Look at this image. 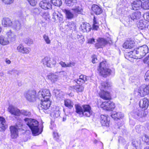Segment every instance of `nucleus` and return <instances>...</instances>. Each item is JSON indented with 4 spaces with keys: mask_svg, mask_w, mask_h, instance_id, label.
Segmentation results:
<instances>
[{
    "mask_svg": "<svg viewBox=\"0 0 149 149\" xmlns=\"http://www.w3.org/2000/svg\"><path fill=\"white\" fill-rule=\"evenodd\" d=\"M24 120L35 136L39 134L42 132V130L40 131L39 130V123L37 120L28 118H26Z\"/></svg>",
    "mask_w": 149,
    "mask_h": 149,
    "instance_id": "1",
    "label": "nucleus"
},
{
    "mask_svg": "<svg viewBox=\"0 0 149 149\" xmlns=\"http://www.w3.org/2000/svg\"><path fill=\"white\" fill-rule=\"evenodd\" d=\"M65 3L68 6L72 7V9L75 15L81 14L82 13V8L77 3V0H65Z\"/></svg>",
    "mask_w": 149,
    "mask_h": 149,
    "instance_id": "2",
    "label": "nucleus"
},
{
    "mask_svg": "<svg viewBox=\"0 0 149 149\" xmlns=\"http://www.w3.org/2000/svg\"><path fill=\"white\" fill-rule=\"evenodd\" d=\"M101 92L99 95L101 98L104 100H108L111 98L110 93L105 91L109 87L107 82H103L101 84Z\"/></svg>",
    "mask_w": 149,
    "mask_h": 149,
    "instance_id": "3",
    "label": "nucleus"
},
{
    "mask_svg": "<svg viewBox=\"0 0 149 149\" xmlns=\"http://www.w3.org/2000/svg\"><path fill=\"white\" fill-rule=\"evenodd\" d=\"M148 52V46L144 45L137 48L133 52L135 53L136 54V58H135L140 59L145 56Z\"/></svg>",
    "mask_w": 149,
    "mask_h": 149,
    "instance_id": "4",
    "label": "nucleus"
},
{
    "mask_svg": "<svg viewBox=\"0 0 149 149\" xmlns=\"http://www.w3.org/2000/svg\"><path fill=\"white\" fill-rule=\"evenodd\" d=\"M106 61H104L100 63L98 70L100 75L104 77H106L110 75L111 72V70L106 66Z\"/></svg>",
    "mask_w": 149,
    "mask_h": 149,
    "instance_id": "5",
    "label": "nucleus"
},
{
    "mask_svg": "<svg viewBox=\"0 0 149 149\" xmlns=\"http://www.w3.org/2000/svg\"><path fill=\"white\" fill-rule=\"evenodd\" d=\"M22 124L17 123L15 126H12L10 127L11 137L12 139L16 138L18 136V131L19 130H22Z\"/></svg>",
    "mask_w": 149,
    "mask_h": 149,
    "instance_id": "6",
    "label": "nucleus"
},
{
    "mask_svg": "<svg viewBox=\"0 0 149 149\" xmlns=\"http://www.w3.org/2000/svg\"><path fill=\"white\" fill-rule=\"evenodd\" d=\"M41 63L44 66L49 68L55 67L56 64V61L48 56L44 58L41 60Z\"/></svg>",
    "mask_w": 149,
    "mask_h": 149,
    "instance_id": "7",
    "label": "nucleus"
},
{
    "mask_svg": "<svg viewBox=\"0 0 149 149\" xmlns=\"http://www.w3.org/2000/svg\"><path fill=\"white\" fill-rule=\"evenodd\" d=\"M41 100L40 104L38 106V109L40 112L44 110H46L50 107L51 102L49 99H40Z\"/></svg>",
    "mask_w": 149,
    "mask_h": 149,
    "instance_id": "8",
    "label": "nucleus"
},
{
    "mask_svg": "<svg viewBox=\"0 0 149 149\" xmlns=\"http://www.w3.org/2000/svg\"><path fill=\"white\" fill-rule=\"evenodd\" d=\"M24 95L26 100L30 102H34L36 97V91L34 90H29L25 92Z\"/></svg>",
    "mask_w": 149,
    "mask_h": 149,
    "instance_id": "9",
    "label": "nucleus"
},
{
    "mask_svg": "<svg viewBox=\"0 0 149 149\" xmlns=\"http://www.w3.org/2000/svg\"><path fill=\"white\" fill-rule=\"evenodd\" d=\"M50 97V91L47 89H43L38 93V97L40 99H49Z\"/></svg>",
    "mask_w": 149,
    "mask_h": 149,
    "instance_id": "10",
    "label": "nucleus"
},
{
    "mask_svg": "<svg viewBox=\"0 0 149 149\" xmlns=\"http://www.w3.org/2000/svg\"><path fill=\"white\" fill-rule=\"evenodd\" d=\"M107 43V41L103 38H98L96 39V42L95 45L97 49L102 48Z\"/></svg>",
    "mask_w": 149,
    "mask_h": 149,
    "instance_id": "11",
    "label": "nucleus"
},
{
    "mask_svg": "<svg viewBox=\"0 0 149 149\" xmlns=\"http://www.w3.org/2000/svg\"><path fill=\"white\" fill-rule=\"evenodd\" d=\"M82 107L83 108V116L89 117L92 114L91 107L88 105H84Z\"/></svg>",
    "mask_w": 149,
    "mask_h": 149,
    "instance_id": "12",
    "label": "nucleus"
},
{
    "mask_svg": "<svg viewBox=\"0 0 149 149\" xmlns=\"http://www.w3.org/2000/svg\"><path fill=\"white\" fill-rule=\"evenodd\" d=\"M100 120L102 125L106 127H109L110 122L109 118L104 115H102Z\"/></svg>",
    "mask_w": 149,
    "mask_h": 149,
    "instance_id": "13",
    "label": "nucleus"
},
{
    "mask_svg": "<svg viewBox=\"0 0 149 149\" xmlns=\"http://www.w3.org/2000/svg\"><path fill=\"white\" fill-rule=\"evenodd\" d=\"M8 110L11 114L16 116L20 115V110L13 106L10 105L8 108Z\"/></svg>",
    "mask_w": 149,
    "mask_h": 149,
    "instance_id": "14",
    "label": "nucleus"
},
{
    "mask_svg": "<svg viewBox=\"0 0 149 149\" xmlns=\"http://www.w3.org/2000/svg\"><path fill=\"white\" fill-rule=\"evenodd\" d=\"M139 105L140 107L144 110L146 109L149 106V100L147 98H144L140 100Z\"/></svg>",
    "mask_w": 149,
    "mask_h": 149,
    "instance_id": "15",
    "label": "nucleus"
},
{
    "mask_svg": "<svg viewBox=\"0 0 149 149\" xmlns=\"http://www.w3.org/2000/svg\"><path fill=\"white\" fill-rule=\"evenodd\" d=\"M88 79V77L86 75H81L79 76V79H76L74 80V81L76 82L78 84H81L84 83Z\"/></svg>",
    "mask_w": 149,
    "mask_h": 149,
    "instance_id": "16",
    "label": "nucleus"
},
{
    "mask_svg": "<svg viewBox=\"0 0 149 149\" xmlns=\"http://www.w3.org/2000/svg\"><path fill=\"white\" fill-rule=\"evenodd\" d=\"M53 18L54 19V21L55 22L57 19L59 21V22L63 21V16L61 14L58 12H55L53 10L52 13Z\"/></svg>",
    "mask_w": 149,
    "mask_h": 149,
    "instance_id": "17",
    "label": "nucleus"
},
{
    "mask_svg": "<svg viewBox=\"0 0 149 149\" xmlns=\"http://www.w3.org/2000/svg\"><path fill=\"white\" fill-rule=\"evenodd\" d=\"M39 6L44 9H50L52 8V5L50 2L46 1H41L39 3Z\"/></svg>",
    "mask_w": 149,
    "mask_h": 149,
    "instance_id": "18",
    "label": "nucleus"
},
{
    "mask_svg": "<svg viewBox=\"0 0 149 149\" xmlns=\"http://www.w3.org/2000/svg\"><path fill=\"white\" fill-rule=\"evenodd\" d=\"M132 9L136 10L140 9L141 7H142V2L140 0H137L136 1H134L132 3Z\"/></svg>",
    "mask_w": 149,
    "mask_h": 149,
    "instance_id": "19",
    "label": "nucleus"
},
{
    "mask_svg": "<svg viewBox=\"0 0 149 149\" xmlns=\"http://www.w3.org/2000/svg\"><path fill=\"white\" fill-rule=\"evenodd\" d=\"M18 52L23 54H28L30 52L29 49L26 47H24L22 44L19 45L17 48Z\"/></svg>",
    "mask_w": 149,
    "mask_h": 149,
    "instance_id": "20",
    "label": "nucleus"
},
{
    "mask_svg": "<svg viewBox=\"0 0 149 149\" xmlns=\"http://www.w3.org/2000/svg\"><path fill=\"white\" fill-rule=\"evenodd\" d=\"M62 11L65 14L66 17L68 19H71L74 18V15L77 16L78 14L75 15L72 13L70 10L66 9H63ZM73 13H74L73 12Z\"/></svg>",
    "mask_w": 149,
    "mask_h": 149,
    "instance_id": "21",
    "label": "nucleus"
},
{
    "mask_svg": "<svg viewBox=\"0 0 149 149\" xmlns=\"http://www.w3.org/2000/svg\"><path fill=\"white\" fill-rule=\"evenodd\" d=\"M134 45L135 42L133 40H127L124 42L123 47L126 49L132 48L134 46Z\"/></svg>",
    "mask_w": 149,
    "mask_h": 149,
    "instance_id": "22",
    "label": "nucleus"
},
{
    "mask_svg": "<svg viewBox=\"0 0 149 149\" xmlns=\"http://www.w3.org/2000/svg\"><path fill=\"white\" fill-rule=\"evenodd\" d=\"M81 29L84 32H89L91 29L90 24L87 23H83L81 25Z\"/></svg>",
    "mask_w": 149,
    "mask_h": 149,
    "instance_id": "23",
    "label": "nucleus"
},
{
    "mask_svg": "<svg viewBox=\"0 0 149 149\" xmlns=\"http://www.w3.org/2000/svg\"><path fill=\"white\" fill-rule=\"evenodd\" d=\"M145 86L142 85L139 87L138 90V95L140 96H143L147 94Z\"/></svg>",
    "mask_w": 149,
    "mask_h": 149,
    "instance_id": "24",
    "label": "nucleus"
},
{
    "mask_svg": "<svg viewBox=\"0 0 149 149\" xmlns=\"http://www.w3.org/2000/svg\"><path fill=\"white\" fill-rule=\"evenodd\" d=\"M13 23V22L8 18H3L2 20V24L4 27L12 26Z\"/></svg>",
    "mask_w": 149,
    "mask_h": 149,
    "instance_id": "25",
    "label": "nucleus"
},
{
    "mask_svg": "<svg viewBox=\"0 0 149 149\" xmlns=\"http://www.w3.org/2000/svg\"><path fill=\"white\" fill-rule=\"evenodd\" d=\"M6 35L8 39L10 40H14L16 37L15 33L11 30L8 31L6 33Z\"/></svg>",
    "mask_w": 149,
    "mask_h": 149,
    "instance_id": "26",
    "label": "nucleus"
},
{
    "mask_svg": "<svg viewBox=\"0 0 149 149\" xmlns=\"http://www.w3.org/2000/svg\"><path fill=\"white\" fill-rule=\"evenodd\" d=\"M93 12L96 15H100L102 12L101 8L96 5H93L91 8Z\"/></svg>",
    "mask_w": 149,
    "mask_h": 149,
    "instance_id": "27",
    "label": "nucleus"
},
{
    "mask_svg": "<svg viewBox=\"0 0 149 149\" xmlns=\"http://www.w3.org/2000/svg\"><path fill=\"white\" fill-rule=\"evenodd\" d=\"M111 116L114 119L116 118L119 119L123 118L124 116V115L123 113L120 112H117L114 111L111 113Z\"/></svg>",
    "mask_w": 149,
    "mask_h": 149,
    "instance_id": "28",
    "label": "nucleus"
},
{
    "mask_svg": "<svg viewBox=\"0 0 149 149\" xmlns=\"http://www.w3.org/2000/svg\"><path fill=\"white\" fill-rule=\"evenodd\" d=\"M75 111L79 114L81 117L83 116V108L79 104H76L75 105Z\"/></svg>",
    "mask_w": 149,
    "mask_h": 149,
    "instance_id": "29",
    "label": "nucleus"
},
{
    "mask_svg": "<svg viewBox=\"0 0 149 149\" xmlns=\"http://www.w3.org/2000/svg\"><path fill=\"white\" fill-rule=\"evenodd\" d=\"M7 127L5 119L2 117H0V131L5 130Z\"/></svg>",
    "mask_w": 149,
    "mask_h": 149,
    "instance_id": "30",
    "label": "nucleus"
},
{
    "mask_svg": "<svg viewBox=\"0 0 149 149\" xmlns=\"http://www.w3.org/2000/svg\"><path fill=\"white\" fill-rule=\"evenodd\" d=\"M141 13L140 12L137 11L133 13L130 15L131 19L133 20L139 19L141 17Z\"/></svg>",
    "mask_w": 149,
    "mask_h": 149,
    "instance_id": "31",
    "label": "nucleus"
},
{
    "mask_svg": "<svg viewBox=\"0 0 149 149\" xmlns=\"http://www.w3.org/2000/svg\"><path fill=\"white\" fill-rule=\"evenodd\" d=\"M48 79L52 82H54L57 81L58 79L57 75L52 73H50L47 76Z\"/></svg>",
    "mask_w": 149,
    "mask_h": 149,
    "instance_id": "32",
    "label": "nucleus"
},
{
    "mask_svg": "<svg viewBox=\"0 0 149 149\" xmlns=\"http://www.w3.org/2000/svg\"><path fill=\"white\" fill-rule=\"evenodd\" d=\"M12 27L16 30H19L21 28V24L18 21H15L13 22Z\"/></svg>",
    "mask_w": 149,
    "mask_h": 149,
    "instance_id": "33",
    "label": "nucleus"
},
{
    "mask_svg": "<svg viewBox=\"0 0 149 149\" xmlns=\"http://www.w3.org/2000/svg\"><path fill=\"white\" fill-rule=\"evenodd\" d=\"M9 41L8 39L3 36H0V44L5 45L8 44Z\"/></svg>",
    "mask_w": 149,
    "mask_h": 149,
    "instance_id": "34",
    "label": "nucleus"
},
{
    "mask_svg": "<svg viewBox=\"0 0 149 149\" xmlns=\"http://www.w3.org/2000/svg\"><path fill=\"white\" fill-rule=\"evenodd\" d=\"M73 89L77 93L81 92L84 91V86L81 85H76L73 86Z\"/></svg>",
    "mask_w": 149,
    "mask_h": 149,
    "instance_id": "35",
    "label": "nucleus"
},
{
    "mask_svg": "<svg viewBox=\"0 0 149 149\" xmlns=\"http://www.w3.org/2000/svg\"><path fill=\"white\" fill-rule=\"evenodd\" d=\"M146 23L142 20L140 21L137 24V26L140 29H143L146 28Z\"/></svg>",
    "mask_w": 149,
    "mask_h": 149,
    "instance_id": "36",
    "label": "nucleus"
},
{
    "mask_svg": "<svg viewBox=\"0 0 149 149\" xmlns=\"http://www.w3.org/2000/svg\"><path fill=\"white\" fill-rule=\"evenodd\" d=\"M143 112L144 111H143L137 110L134 112V116L136 118L142 117L143 116H144Z\"/></svg>",
    "mask_w": 149,
    "mask_h": 149,
    "instance_id": "37",
    "label": "nucleus"
},
{
    "mask_svg": "<svg viewBox=\"0 0 149 149\" xmlns=\"http://www.w3.org/2000/svg\"><path fill=\"white\" fill-rule=\"evenodd\" d=\"M109 103H110V101H109L108 102H104L102 103L101 105V107L103 109L107 110H109V109H108L107 107H109L110 105Z\"/></svg>",
    "mask_w": 149,
    "mask_h": 149,
    "instance_id": "38",
    "label": "nucleus"
},
{
    "mask_svg": "<svg viewBox=\"0 0 149 149\" xmlns=\"http://www.w3.org/2000/svg\"><path fill=\"white\" fill-rule=\"evenodd\" d=\"M55 96L58 98H61L63 96V92L60 90H55L54 91Z\"/></svg>",
    "mask_w": 149,
    "mask_h": 149,
    "instance_id": "39",
    "label": "nucleus"
},
{
    "mask_svg": "<svg viewBox=\"0 0 149 149\" xmlns=\"http://www.w3.org/2000/svg\"><path fill=\"white\" fill-rule=\"evenodd\" d=\"M141 143V141L140 140H136L132 142V145L136 149L139 147Z\"/></svg>",
    "mask_w": 149,
    "mask_h": 149,
    "instance_id": "40",
    "label": "nucleus"
},
{
    "mask_svg": "<svg viewBox=\"0 0 149 149\" xmlns=\"http://www.w3.org/2000/svg\"><path fill=\"white\" fill-rule=\"evenodd\" d=\"M65 105L69 109H71L73 105V102L70 100H67L65 101Z\"/></svg>",
    "mask_w": 149,
    "mask_h": 149,
    "instance_id": "41",
    "label": "nucleus"
},
{
    "mask_svg": "<svg viewBox=\"0 0 149 149\" xmlns=\"http://www.w3.org/2000/svg\"><path fill=\"white\" fill-rule=\"evenodd\" d=\"M43 38L45 43L47 44H50L51 41L48 35L44 34L43 36Z\"/></svg>",
    "mask_w": 149,
    "mask_h": 149,
    "instance_id": "42",
    "label": "nucleus"
},
{
    "mask_svg": "<svg viewBox=\"0 0 149 149\" xmlns=\"http://www.w3.org/2000/svg\"><path fill=\"white\" fill-rule=\"evenodd\" d=\"M20 114H22L24 116L29 117L31 115L30 111L26 110H22L20 111Z\"/></svg>",
    "mask_w": 149,
    "mask_h": 149,
    "instance_id": "43",
    "label": "nucleus"
},
{
    "mask_svg": "<svg viewBox=\"0 0 149 149\" xmlns=\"http://www.w3.org/2000/svg\"><path fill=\"white\" fill-rule=\"evenodd\" d=\"M51 2L54 5L60 6L62 4V2L61 0H51Z\"/></svg>",
    "mask_w": 149,
    "mask_h": 149,
    "instance_id": "44",
    "label": "nucleus"
},
{
    "mask_svg": "<svg viewBox=\"0 0 149 149\" xmlns=\"http://www.w3.org/2000/svg\"><path fill=\"white\" fill-rule=\"evenodd\" d=\"M142 8L145 10L149 9V1L144 2L142 3Z\"/></svg>",
    "mask_w": 149,
    "mask_h": 149,
    "instance_id": "45",
    "label": "nucleus"
},
{
    "mask_svg": "<svg viewBox=\"0 0 149 149\" xmlns=\"http://www.w3.org/2000/svg\"><path fill=\"white\" fill-rule=\"evenodd\" d=\"M67 26L70 30L75 29V25L72 22H68Z\"/></svg>",
    "mask_w": 149,
    "mask_h": 149,
    "instance_id": "46",
    "label": "nucleus"
},
{
    "mask_svg": "<svg viewBox=\"0 0 149 149\" xmlns=\"http://www.w3.org/2000/svg\"><path fill=\"white\" fill-rule=\"evenodd\" d=\"M24 42L26 44L29 45L33 44V40L29 38H27L25 39Z\"/></svg>",
    "mask_w": 149,
    "mask_h": 149,
    "instance_id": "47",
    "label": "nucleus"
},
{
    "mask_svg": "<svg viewBox=\"0 0 149 149\" xmlns=\"http://www.w3.org/2000/svg\"><path fill=\"white\" fill-rule=\"evenodd\" d=\"M31 12L33 15H34L39 14L40 11L38 8H36L32 9L31 10Z\"/></svg>",
    "mask_w": 149,
    "mask_h": 149,
    "instance_id": "48",
    "label": "nucleus"
},
{
    "mask_svg": "<svg viewBox=\"0 0 149 149\" xmlns=\"http://www.w3.org/2000/svg\"><path fill=\"white\" fill-rule=\"evenodd\" d=\"M54 116L56 117H58L60 116V112L58 108H56V110L54 111Z\"/></svg>",
    "mask_w": 149,
    "mask_h": 149,
    "instance_id": "49",
    "label": "nucleus"
},
{
    "mask_svg": "<svg viewBox=\"0 0 149 149\" xmlns=\"http://www.w3.org/2000/svg\"><path fill=\"white\" fill-rule=\"evenodd\" d=\"M29 4L32 6H35L36 5L37 2L39 0H27Z\"/></svg>",
    "mask_w": 149,
    "mask_h": 149,
    "instance_id": "50",
    "label": "nucleus"
},
{
    "mask_svg": "<svg viewBox=\"0 0 149 149\" xmlns=\"http://www.w3.org/2000/svg\"><path fill=\"white\" fill-rule=\"evenodd\" d=\"M110 103L109 105V107H107L108 109H109V110L113 109L115 107V104L110 101Z\"/></svg>",
    "mask_w": 149,
    "mask_h": 149,
    "instance_id": "51",
    "label": "nucleus"
},
{
    "mask_svg": "<svg viewBox=\"0 0 149 149\" xmlns=\"http://www.w3.org/2000/svg\"><path fill=\"white\" fill-rule=\"evenodd\" d=\"M145 138L144 139V141L145 143H146L149 145V136L147 135H144Z\"/></svg>",
    "mask_w": 149,
    "mask_h": 149,
    "instance_id": "52",
    "label": "nucleus"
},
{
    "mask_svg": "<svg viewBox=\"0 0 149 149\" xmlns=\"http://www.w3.org/2000/svg\"><path fill=\"white\" fill-rule=\"evenodd\" d=\"M54 138L56 140H57L58 139L59 136H58V133L55 132H54Z\"/></svg>",
    "mask_w": 149,
    "mask_h": 149,
    "instance_id": "53",
    "label": "nucleus"
},
{
    "mask_svg": "<svg viewBox=\"0 0 149 149\" xmlns=\"http://www.w3.org/2000/svg\"><path fill=\"white\" fill-rule=\"evenodd\" d=\"M145 77L146 81H148L149 80V70L146 72L145 76Z\"/></svg>",
    "mask_w": 149,
    "mask_h": 149,
    "instance_id": "54",
    "label": "nucleus"
},
{
    "mask_svg": "<svg viewBox=\"0 0 149 149\" xmlns=\"http://www.w3.org/2000/svg\"><path fill=\"white\" fill-rule=\"evenodd\" d=\"M143 61L145 63H146L149 66V55L144 58Z\"/></svg>",
    "mask_w": 149,
    "mask_h": 149,
    "instance_id": "55",
    "label": "nucleus"
},
{
    "mask_svg": "<svg viewBox=\"0 0 149 149\" xmlns=\"http://www.w3.org/2000/svg\"><path fill=\"white\" fill-rule=\"evenodd\" d=\"M92 61L93 63H95L96 62L97 59L96 57V56L95 55H94L92 57Z\"/></svg>",
    "mask_w": 149,
    "mask_h": 149,
    "instance_id": "56",
    "label": "nucleus"
},
{
    "mask_svg": "<svg viewBox=\"0 0 149 149\" xmlns=\"http://www.w3.org/2000/svg\"><path fill=\"white\" fill-rule=\"evenodd\" d=\"M6 4H10L13 2V0H2Z\"/></svg>",
    "mask_w": 149,
    "mask_h": 149,
    "instance_id": "57",
    "label": "nucleus"
},
{
    "mask_svg": "<svg viewBox=\"0 0 149 149\" xmlns=\"http://www.w3.org/2000/svg\"><path fill=\"white\" fill-rule=\"evenodd\" d=\"M16 72H17L16 70H14V69H13V70H10L8 71V72L7 73L9 74H13L14 73Z\"/></svg>",
    "mask_w": 149,
    "mask_h": 149,
    "instance_id": "58",
    "label": "nucleus"
},
{
    "mask_svg": "<svg viewBox=\"0 0 149 149\" xmlns=\"http://www.w3.org/2000/svg\"><path fill=\"white\" fill-rule=\"evenodd\" d=\"M43 16L44 17L45 16L46 19H47V18L49 19L50 17L49 14V13L47 12L44 13Z\"/></svg>",
    "mask_w": 149,
    "mask_h": 149,
    "instance_id": "59",
    "label": "nucleus"
},
{
    "mask_svg": "<svg viewBox=\"0 0 149 149\" xmlns=\"http://www.w3.org/2000/svg\"><path fill=\"white\" fill-rule=\"evenodd\" d=\"M95 39L93 38H90L88 40V42L90 44H93L95 42Z\"/></svg>",
    "mask_w": 149,
    "mask_h": 149,
    "instance_id": "60",
    "label": "nucleus"
},
{
    "mask_svg": "<svg viewBox=\"0 0 149 149\" xmlns=\"http://www.w3.org/2000/svg\"><path fill=\"white\" fill-rule=\"evenodd\" d=\"M98 24H93V29L97 30L99 28V26Z\"/></svg>",
    "mask_w": 149,
    "mask_h": 149,
    "instance_id": "61",
    "label": "nucleus"
},
{
    "mask_svg": "<svg viewBox=\"0 0 149 149\" xmlns=\"http://www.w3.org/2000/svg\"><path fill=\"white\" fill-rule=\"evenodd\" d=\"M59 64H60L62 67H66V64L65 62L61 61L59 63Z\"/></svg>",
    "mask_w": 149,
    "mask_h": 149,
    "instance_id": "62",
    "label": "nucleus"
},
{
    "mask_svg": "<svg viewBox=\"0 0 149 149\" xmlns=\"http://www.w3.org/2000/svg\"><path fill=\"white\" fill-rule=\"evenodd\" d=\"M145 86L147 94H149V84L147 86Z\"/></svg>",
    "mask_w": 149,
    "mask_h": 149,
    "instance_id": "63",
    "label": "nucleus"
},
{
    "mask_svg": "<svg viewBox=\"0 0 149 149\" xmlns=\"http://www.w3.org/2000/svg\"><path fill=\"white\" fill-rule=\"evenodd\" d=\"M145 15L146 16L147 20L149 21V12L148 13H146L145 14Z\"/></svg>",
    "mask_w": 149,
    "mask_h": 149,
    "instance_id": "64",
    "label": "nucleus"
}]
</instances>
